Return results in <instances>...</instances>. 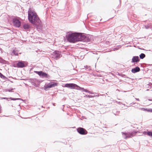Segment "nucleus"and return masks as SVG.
<instances>
[{
	"label": "nucleus",
	"mask_w": 152,
	"mask_h": 152,
	"mask_svg": "<svg viewBox=\"0 0 152 152\" xmlns=\"http://www.w3.org/2000/svg\"><path fill=\"white\" fill-rule=\"evenodd\" d=\"M67 39L70 42L75 43L77 41L87 42L88 38L81 33H69L66 37Z\"/></svg>",
	"instance_id": "1"
},
{
	"label": "nucleus",
	"mask_w": 152,
	"mask_h": 152,
	"mask_svg": "<svg viewBox=\"0 0 152 152\" xmlns=\"http://www.w3.org/2000/svg\"><path fill=\"white\" fill-rule=\"evenodd\" d=\"M28 19L31 23L36 25L40 24L41 21L35 12L29 10L28 11Z\"/></svg>",
	"instance_id": "2"
},
{
	"label": "nucleus",
	"mask_w": 152,
	"mask_h": 152,
	"mask_svg": "<svg viewBox=\"0 0 152 152\" xmlns=\"http://www.w3.org/2000/svg\"><path fill=\"white\" fill-rule=\"evenodd\" d=\"M136 133V132L135 131H133L131 133L130 132H121L123 135V137L125 139H126L127 138H129L133 137Z\"/></svg>",
	"instance_id": "3"
},
{
	"label": "nucleus",
	"mask_w": 152,
	"mask_h": 152,
	"mask_svg": "<svg viewBox=\"0 0 152 152\" xmlns=\"http://www.w3.org/2000/svg\"><path fill=\"white\" fill-rule=\"evenodd\" d=\"M34 72L38 74L40 77H45L47 78H49L50 77V76L49 75L42 71H35Z\"/></svg>",
	"instance_id": "4"
},
{
	"label": "nucleus",
	"mask_w": 152,
	"mask_h": 152,
	"mask_svg": "<svg viewBox=\"0 0 152 152\" xmlns=\"http://www.w3.org/2000/svg\"><path fill=\"white\" fill-rule=\"evenodd\" d=\"M13 26L16 27H19L21 25V22L17 18H14L12 19Z\"/></svg>",
	"instance_id": "5"
},
{
	"label": "nucleus",
	"mask_w": 152,
	"mask_h": 152,
	"mask_svg": "<svg viewBox=\"0 0 152 152\" xmlns=\"http://www.w3.org/2000/svg\"><path fill=\"white\" fill-rule=\"evenodd\" d=\"M60 53L58 51H56L53 52L52 54V57L56 59L60 58Z\"/></svg>",
	"instance_id": "6"
},
{
	"label": "nucleus",
	"mask_w": 152,
	"mask_h": 152,
	"mask_svg": "<svg viewBox=\"0 0 152 152\" xmlns=\"http://www.w3.org/2000/svg\"><path fill=\"white\" fill-rule=\"evenodd\" d=\"M64 87L70 88L77 89L78 86L74 83H67L65 84Z\"/></svg>",
	"instance_id": "7"
},
{
	"label": "nucleus",
	"mask_w": 152,
	"mask_h": 152,
	"mask_svg": "<svg viewBox=\"0 0 152 152\" xmlns=\"http://www.w3.org/2000/svg\"><path fill=\"white\" fill-rule=\"evenodd\" d=\"M77 132L80 134L82 135L86 134L87 133V132L84 129L79 127L77 129Z\"/></svg>",
	"instance_id": "8"
},
{
	"label": "nucleus",
	"mask_w": 152,
	"mask_h": 152,
	"mask_svg": "<svg viewBox=\"0 0 152 152\" xmlns=\"http://www.w3.org/2000/svg\"><path fill=\"white\" fill-rule=\"evenodd\" d=\"M57 83L54 82H51L45 86V88H51L57 86Z\"/></svg>",
	"instance_id": "9"
},
{
	"label": "nucleus",
	"mask_w": 152,
	"mask_h": 152,
	"mask_svg": "<svg viewBox=\"0 0 152 152\" xmlns=\"http://www.w3.org/2000/svg\"><path fill=\"white\" fill-rule=\"evenodd\" d=\"M140 61V59L138 56H134L132 59V62H137Z\"/></svg>",
	"instance_id": "10"
},
{
	"label": "nucleus",
	"mask_w": 152,
	"mask_h": 152,
	"mask_svg": "<svg viewBox=\"0 0 152 152\" xmlns=\"http://www.w3.org/2000/svg\"><path fill=\"white\" fill-rule=\"evenodd\" d=\"M17 65L18 67L22 68L25 66L23 62L22 61H19Z\"/></svg>",
	"instance_id": "11"
},
{
	"label": "nucleus",
	"mask_w": 152,
	"mask_h": 152,
	"mask_svg": "<svg viewBox=\"0 0 152 152\" xmlns=\"http://www.w3.org/2000/svg\"><path fill=\"white\" fill-rule=\"evenodd\" d=\"M140 71V69L138 66H137L136 67L132 69V72L134 73H135L137 72H138Z\"/></svg>",
	"instance_id": "12"
},
{
	"label": "nucleus",
	"mask_w": 152,
	"mask_h": 152,
	"mask_svg": "<svg viewBox=\"0 0 152 152\" xmlns=\"http://www.w3.org/2000/svg\"><path fill=\"white\" fill-rule=\"evenodd\" d=\"M23 28L25 29L28 30L30 28V26L28 24L25 23L23 25Z\"/></svg>",
	"instance_id": "13"
},
{
	"label": "nucleus",
	"mask_w": 152,
	"mask_h": 152,
	"mask_svg": "<svg viewBox=\"0 0 152 152\" xmlns=\"http://www.w3.org/2000/svg\"><path fill=\"white\" fill-rule=\"evenodd\" d=\"M143 134H147L148 135L151 136L152 137V132L151 131H147V132H144Z\"/></svg>",
	"instance_id": "14"
},
{
	"label": "nucleus",
	"mask_w": 152,
	"mask_h": 152,
	"mask_svg": "<svg viewBox=\"0 0 152 152\" xmlns=\"http://www.w3.org/2000/svg\"><path fill=\"white\" fill-rule=\"evenodd\" d=\"M140 58L142 59L145 57V55L144 53H142L139 56Z\"/></svg>",
	"instance_id": "15"
},
{
	"label": "nucleus",
	"mask_w": 152,
	"mask_h": 152,
	"mask_svg": "<svg viewBox=\"0 0 152 152\" xmlns=\"http://www.w3.org/2000/svg\"><path fill=\"white\" fill-rule=\"evenodd\" d=\"M77 89L81 91H85V89L83 88H81L80 87H79L78 86V87H77Z\"/></svg>",
	"instance_id": "16"
},
{
	"label": "nucleus",
	"mask_w": 152,
	"mask_h": 152,
	"mask_svg": "<svg viewBox=\"0 0 152 152\" xmlns=\"http://www.w3.org/2000/svg\"><path fill=\"white\" fill-rule=\"evenodd\" d=\"M12 53L15 56H18V52H16L15 50H13L12 51Z\"/></svg>",
	"instance_id": "17"
},
{
	"label": "nucleus",
	"mask_w": 152,
	"mask_h": 152,
	"mask_svg": "<svg viewBox=\"0 0 152 152\" xmlns=\"http://www.w3.org/2000/svg\"><path fill=\"white\" fill-rule=\"evenodd\" d=\"M10 99H11L12 100H19V99H19V98H12V97H10Z\"/></svg>",
	"instance_id": "18"
},
{
	"label": "nucleus",
	"mask_w": 152,
	"mask_h": 152,
	"mask_svg": "<svg viewBox=\"0 0 152 152\" xmlns=\"http://www.w3.org/2000/svg\"><path fill=\"white\" fill-rule=\"evenodd\" d=\"M0 63H4V62L5 61L2 58L0 57Z\"/></svg>",
	"instance_id": "19"
},
{
	"label": "nucleus",
	"mask_w": 152,
	"mask_h": 152,
	"mask_svg": "<svg viewBox=\"0 0 152 152\" xmlns=\"http://www.w3.org/2000/svg\"><path fill=\"white\" fill-rule=\"evenodd\" d=\"M94 96H91V95H85L84 96L85 97H88L89 98H92V97H94Z\"/></svg>",
	"instance_id": "20"
},
{
	"label": "nucleus",
	"mask_w": 152,
	"mask_h": 152,
	"mask_svg": "<svg viewBox=\"0 0 152 152\" xmlns=\"http://www.w3.org/2000/svg\"><path fill=\"white\" fill-rule=\"evenodd\" d=\"M115 102H116V103H117L118 104H122L123 105H125V104H123L121 102H118L116 101H115Z\"/></svg>",
	"instance_id": "21"
},
{
	"label": "nucleus",
	"mask_w": 152,
	"mask_h": 152,
	"mask_svg": "<svg viewBox=\"0 0 152 152\" xmlns=\"http://www.w3.org/2000/svg\"><path fill=\"white\" fill-rule=\"evenodd\" d=\"M141 110H142L144 111H148V109H145L144 108H140Z\"/></svg>",
	"instance_id": "22"
},
{
	"label": "nucleus",
	"mask_w": 152,
	"mask_h": 152,
	"mask_svg": "<svg viewBox=\"0 0 152 152\" xmlns=\"http://www.w3.org/2000/svg\"><path fill=\"white\" fill-rule=\"evenodd\" d=\"M0 77L1 78H4L5 77L0 72Z\"/></svg>",
	"instance_id": "23"
},
{
	"label": "nucleus",
	"mask_w": 152,
	"mask_h": 152,
	"mask_svg": "<svg viewBox=\"0 0 152 152\" xmlns=\"http://www.w3.org/2000/svg\"><path fill=\"white\" fill-rule=\"evenodd\" d=\"M119 48V46L118 47H117L113 49V50L115 51V50H118V48Z\"/></svg>",
	"instance_id": "24"
},
{
	"label": "nucleus",
	"mask_w": 152,
	"mask_h": 152,
	"mask_svg": "<svg viewBox=\"0 0 152 152\" xmlns=\"http://www.w3.org/2000/svg\"><path fill=\"white\" fill-rule=\"evenodd\" d=\"M148 112H149L152 113V109H148Z\"/></svg>",
	"instance_id": "25"
},
{
	"label": "nucleus",
	"mask_w": 152,
	"mask_h": 152,
	"mask_svg": "<svg viewBox=\"0 0 152 152\" xmlns=\"http://www.w3.org/2000/svg\"><path fill=\"white\" fill-rule=\"evenodd\" d=\"M13 88H12L11 89H10L7 90V91H8L9 92H10V91H11L12 90H13Z\"/></svg>",
	"instance_id": "26"
},
{
	"label": "nucleus",
	"mask_w": 152,
	"mask_h": 152,
	"mask_svg": "<svg viewBox=\"0 0 152 152\" xmlns=\"http://www.w3.org/2000/svg\"><path fill=\"white\" fill-rule=\"evenodd\" d=\"M88 93H89L90 94H94L93 93H92V92H91V91H88Z\"/></svg>",
	"instance_id": "27"
},
{
	"label": "nucleus",
	"mask_w": 152,
	"mask_h": 152,
	"mask_svg": "<svg viewBox=\"0 0 152 152\" xmlns=\"http://www.w3.org/2000/svg\"><path fill=\"white\" fill-rule=\"evenodd\" d=\"M84 67L86 69H88V67L87 65L86 66H84Z\"/></svg>",
	"instance_id": "28"
},
{
	"label": "nucleus",
	"mask_w": 152,
	"mask_h": 152,
	"mask_svg": "<svg viewBox=\"0 0 152 152\" xmlns=\"http://www.w3.org/2000/svg\"><path fill=\"white\" fill-rule=\"evenodd\" d=\"M85 91L88 93V91H88L87 89H85Z\"/></svg>",
	"instance_id": "29"
},
{
	"label": "nucleus",
	"mask_w": 152,
	"mask_h": 152,
	"mask_svg": "<svg viewBox=\"0 0 152 152\" xmlns=\"http://www.w3.org/2000/svg\"><path fill=\"white\" fill-rule=\"evenodd\" d=\"M1 99H7L8 98H5V97H4V98H1Z\"/></svg>",
	"instance_id": "30"
},
{
	"label": "nucleus",
	"mask_w": 152,
	"mask_h": 152,
	"mask_svg": "<svg viewBox=\"0 0 152 152\" xmlns=\"http://www.w3.org/2000/svg\"><path fill=\"white\" fill-rule=\"evenodd\" d=\"M135 98L136 100H138V101H139V99L138 98Z\"/></svg>",
	"instance_id": "31"
},
{
	"label": "nucleus",
	"mask_w": 152,
	"mask_h": 152,
	"mask_svg": "<svg viewBox=\"0 0 152 152\" xmlns=\"http://www.w3.org/2000/svg\"><path fill=\"white\" fill-rule=\"evenodd\" d=\"M148 100L149 101H152V99H148Z\"/></svg>",
	"instance_id": "32"
},
{
	"label": "nucleus",
	"mask_w": 152,
	"mask_h": 152,
	"mask_svg": "<svg viewBox=\"0 0 152 152\" xmlns=\"http://www.w3.org/2000/svg\"><path fill=\"white\" fill-rule=\"evenodd\" d=\"M99 96V94H98L97 95H96V96Z\"/></svg>",
	"instance_id": "33"
},
{
	"label": "nucleus",
	"mask_w": 152,
	"mask_h": 152,
	"mask_svg": "<svg viewBox=\"0 0 152 152\" xmlns=\"http://www.w3.org/2000/svg\"><path fill=\"white\" fill-rule=\"evenodd\" d=\"M135 104V103H131V104H132V105H133V104Z\"/></svg>",
	"instance_id": "34"
}]
</instances>
